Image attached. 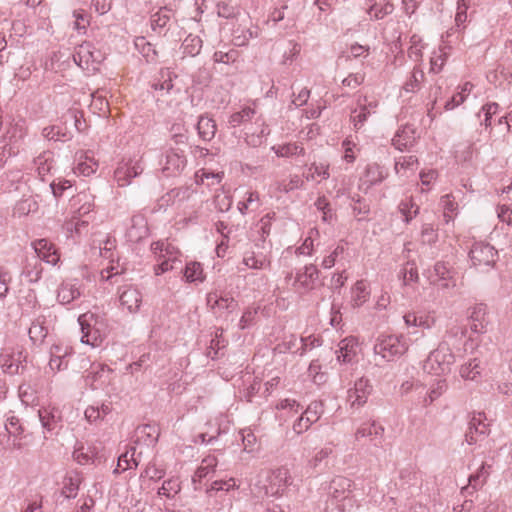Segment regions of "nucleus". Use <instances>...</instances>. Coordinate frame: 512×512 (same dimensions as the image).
<instances>
[{"label":"nucleus","mask_w":512,"mask_h":512,"mask_svg":"<svg viewBox=\"0 0 512 512\" xmlns=\"http://www.w3.org/2000/svg\"><path fill=\"white\" fill-rule=\"evenodd\" d=\"M69 354L70 350L67 347H63L59 344L53 345L50 349V369L52 371H61L66 369L68 366L66 358Z\"/></svg>","instance_id":"nucleus-27"},{"label":"nucleus","mask_w":512,"mask_h":512,"mask_svg":"<svg viewBox=\"0 0 512 512\" xmlns=\"http://www.w3.org/2000/svg\"><path fill=\"white\" fill-rule=\"evenodd\" d=\"M384 434V427L375 421L371 423L362 424L355 432L356 440L364 437H374L375 439H382Z\"/></svg>","instance_id":"nucleus-38"},{"label":"nucleus","mask_w":512,"mask_h":512,"mask_svg":"<svg viewBox=\"0 0 512 512\" xmlns=\"http://www.w3.org/2000/svg\"><path fill=\"white\" fill-rule=\"evenodd\" d=\"M272 150L279 157H292L296 155H304V148L297 143H289L285 145L273 146Z\"/></svg>","instance_id":"nucleus-54"},{"label":"nucleus","mask_w":512,"mask_h":512,"mask_svg":"<svg viewBox=\"0 0 512 512\" xmlns=\"http://www.w3.org/2000/svg\"><path fill=\"white\" fill-rule=\"evenodd\" d=\"M196 128L199 138L203 141H211L217 131L215 120L207 115H201L199 117Z\"/></svg>","instance_id":"nucleus-31"},{"label":"nucleus","mask_w":512,"mask_h":512,"mask_svg":"<svg viewBox=\"0 0 512 512\" xmlns=\"http://www.w3.org/2000/svg\"><path fill=\"white\" fill-rule=\"evenodd\" d=\"M424 80V72L420 67L415 66L410 78L405 82L403 89L406 92H416Z\"/></svg>","instance_id":"nucleus-59"},{"label":"nucleus","mask_w":512,"mask_h":512,"mask_svg":"<svg viewBox=\"0 0 512 512\" xmlns=\"http://www.w3.org/2000/svg\"><path fill=\"white\" fill-rule=\"evenodd\" d=\"M256 125L259 127V132L252 131L246 132V142L253 147L260 146L264 138L269 134L270 130L268 126L265 123V120L262 117H258L255 122Z\"/></svg>","instance_id":"nucleus-36"},{"label":"nucleus","mask_w":512,"mask_h":512,"mask_svg":"<svg viewBox=\"0 0 512 512\" xmlns=\"http://www.w3.org/2000/svg\"><path fill=\"white\" fill-rule=\"evenodd\" d=\"M76 166L74 173L76 175L90 176L98 169V162L88 152H79L76 154Z\"/></svg>","instance_id":"nucleus-23"},{"label":"nucleus","mask_w":512,"mask_h":512,"mask_svg":"<svg viewBox=\"0 0 512 512\" xmlns=\"http://www.w3.org/2000/svg\"><path fill=\"white\" fill-rule=\"evenodd\" d=\"M430 281L433 285L442 290H451L456 287L454 273L442 262H437L434 265L433 273L430 275Z\"/></svg>","instance_id":"nucleus-16"},{"label":"nucleus","mask_w":512,"mask_h":512,"mask_svg":"<svg viewBox=\"0 0 512 512\" xmlns=\"http://www.w3.org/2000/svg\"><path fill=\"white\" fill-rule=\"evenodd\" d=\"M256 114V109L251 106H245L240 111L232 113L228 118V125L231 128L239 127L252 120Z\"/></svg>","instance_id":"nucleus-37"},{"label":"nucleus","mask_w":512,"mask_h":512,"mask_svg":"<svg viewBox=\"0 0 512 512\" xmlns=\"http://www.w3.org/2000/svg\"><path fill=\"white\" fill-rule=\"evenodd\" d=\"M92 318V314H82L78 318L82 332L81 342L91 345L92 347H97L101 344L102 337L97 329L91 327L90 320Z\"/></svg>","instance_id":"nucleus-19"},{"label":"nucleus","mask_w":512,"mask_h":512,"mask_svg":"<svg viewBox=\"0 0 512 512\" xmlns=\"http://www.w3.org/2000/svg\"><path fill=\"white\" fill-rule=\"evenodd\" d=\"M193 194L194 190L191 187L174 188L163 197V200L166 203H180L189 200Z\"/></svg>","instance_id":"nucleus-46"},{"label":"nucleus","mask_w":512,"mask_h":512,"mask_svg":"<svg viewBox=\"0 0 512 512\" xmlns=\"http://www.w3.org/2000/svg\"><path fill=\"white\" fill-rule=\"evenodd\" d=\"M358 108L351 113V121L356 130L363 127L368 117L377 112L378 102L376 100H368L366 97L359 98L357 101Z\"/></svg>","instance_id":"nucleus-14"},{"label":"nucleus","mask_w":512,"mask_h":512,"mask_svg":"<svg viewBox=\"0 0 512 512\" xmlns=\"http://www.w3.org/2000/svg\"><path fill=\"white\" fill-rule=\"evenodd\" d=\"M242 263L249 269L264 270L268 269L271 265L270 259L260 253L246 252L243 256Z\"/></svg>","instance_id":"nucleus-33"},{"label":"nucleus","mask_w":512,"mask_h":512,"mask_svg":"<svg viewBox=\"0 0 512 512\" xmlns=\"http://www.w3.org/2000/svg\"><path fill=\"white\" fill-rule=\"evenodd\" d=\"M414 142L415 131L410 126L399 129L392 139V144L400 151L410 148Z\"/></svg>","instance_id":"nucleus-30"},{"label":"nucleus","mask_w":512,"mask_h":512,"mask_svg":"<svg viewBox=\"0 0 512 512\" xmlns=\"http://www.w3.org/2000/svg\"><path fill=\"white\" fill-rule=\"evenodd\" d=\"M203 41L197 35L189 34L182 43V52L184 55L194 57L198 55L202 49Z\"/></svg>","instance_id":"nucleus-47"},{"label":"nucleus","mask_w":512,"mask_h":512,"mask_svg":"<svg viewBox=\"0 0 512 512\" xmlns=\"http://www.w3.org/2000/svg\"><path fill=\"white\" fill-rule=\"evenodd\" d=\"M408 350V343L402 335H380L374 345V354L384 361H394Z\"/></svg>","instance_id":"nucleus-3"},{"label":"nucleus","mask_w":512,"mask_h":512,"mask_svg":"<svg viewBox=\"0 0 512 512\" xmlns=\"http://www.w3.org/2000/svg\"><path fill=\"white\" fill-rule=\"evenodd\" d=\"M176 78L177 76L170 69L167 68L161 70V80H159V82L154 85L155 89L166 91L167 93L170 92L174 88L173 81Z\"/></svg>","instance_id":"nucleus-61"},{"label":"nucleus","mask_w":512,"mask_h":512,"mask_svg":"<svg viewBox=\"0 0 512 512\" xmlns=\"http://www.w3.org/2000/svg\"><path fill=\"white\" fill-rule=\"evenodd\" d=\"M96 455L97 453L94 448L83 445L77 447L73 452L74 460L81 465L93 463Z\"/></svg>","instance_id":"nucleus-53"},{"label":"nucleus","mask_w":512,"mask_h":512,"mask_svg":"<svg viewBox=\"0 0 512 512\" xmlns=\"http://www.w3.org/2000/svg\"><path fill=\"white\" fill-rule=\"evenodd\" d=\"M473 89V84L465 82L461 87L460 91L457 92L449 101L445 104V110H452L462 104Z\"/></svg>","instance_id":"nucleus-52"},{"label":"nucleus","mask_w":512,"mask_h":512,"mask_svg":"<svg viewBox=\"0 0 512 512\" xmlns=\"http://www.w3.org/2000/svg\"><path fill=\"white\" fill-rule=\"evenodd\" d=\"M329 174V164L328 163H312L308 168L307 173L305 174V178L308 181H321L328 179Z\"/></svg>","instance_id":"nucleus-45"},{"label":"nucleus","mask_w":512,"mask_h":512,"mask_svg":"<svg viewBox=\"0 0 512 512\" xmlns=\"http://www.w3.org/2000/svg\"><path fill=\"white\" fill-rule=\"evenodd\" d=\"M352 487L353 481L350 478L341 475L333 477L328 487V500L338 505L349 498Z\"/></svg>","instance_id":"nucleus-12"},{"label":"nucleus","mask_w":512,"mask_h":512,"mask_svg":"<svg viewBox=\"0 0 512 512\" xmlns=\"http://www.w3.org/2000/svg\"><path fill=\"white\" fill-rule=\"evenodd\" d=\"M372 391V385L367 378H359L354 387L348 390V402L351 407L359 408L367 402Z\"/></svg>","instance_id":"nucleus-17"},{"label":"nucleus","mask_w":512,"mask_h":512,"mask_svg":"<svg viewBox=\"0 0 512 512\" xmlns=\"http://www.w3.org/2000/svg\"><path fill=\"white\" fill-rule=\"evenodd\" d=\"M137 441H143L147 446L154 445L158 439V432L151 425H143L136 430Z\"/></svg>","instance_id":"nucleus-50"},{"label":"nucleus","mask_w":512,"mask_h":512,"mask_svg":"<svg viewBox=\"0 0 512 512\" xmlns=\"http://www.w3.org/2000/svg\"><path fill=\"white\" fill-rule=\"evenodd\" d=\"M266 481L265 494L272 497H279L283 495L287 487L292 484V477L288 468L279 467L269 473Z\"/></svg>","instance_id":"nucleus-7"},{"label":"nucleus","mask_w":512,"mask_h":512,"mask_svg":"<svg viewBox=\"0 0 512 512\" xmlns=\"http://www.w3.org/2000/svg\"><path fill=\"white\" fill-rule=\"evenodd\" d=\"M119 302L122 309L129 313H136L142 303L141 292L132 285H124L118 289Z\"/></svg>","instance_id":"nucleus-15"},{"label":"nucleus","mask_w":512,"mask_h":512,"mask_svg":"<svg viewBox=\"0 0 512 512\" xmlns=\"http://www.w3.org/2000/svg\"><path fill=\"white\" fill-rule=\"evenodd\" d=\"M333 450L331 447H323L315 452V454L308 460V467L312 470L318 469L322 462L325 461Z\"/></svg>","instance_id":"nucleus-64"},{"label":"nucleus","mask_w":512,"mask_h":512,"mask_svg":"<svg viewBox=\"0 0 512 512\" xmlns=\"http://www.w3.org/2000/svg\"><path fill=\"white\" fill-rule=\"evenodd\" d=\"M447 382L445 379H438L431 384L426 396L423 399V406L431 405L435 400L440 398L447 390Z\"/></svg>","instance_id":"nucleus-43"},{"label":"nucleus","mask_w":512,"mask_h":512,"mask_svg":"<svg viewBox=\"0 0 512 512\" xmlns=\"http://www.w3.org/2000/svg\"><path fill=\"white\" fill-rule=\"evenodd\" d=\"M33 248L39 259L48 264L56 265L60 256L55 246L47 239H38L33 242Z\"/></svg>","instance_id":"nucleus-20"},{"label":"nucleus","mask_w":512,"mask_h":512,"mask_svg":"<svg viewBox=\"0 0 512 512\" xmlns=\"http://www.w3.org/2000/svg\"><path fill=\"white\" fill-rule=\"evenodd\" d=\"M131 224L127 229V237L131 242H139L149 234L147 220L142 214H136L131 217Z\"/></svg>","instance_id":"nucleus-21"},{"label":"nucleus","mask_w":512,"mask_h":512,"mask_svg":"<svg viewBox=\"0 0 512 512\" xmlns=\"http://www.w3.org/2000/svg\"><path fill=\"white\" fill-rule=\"evenodd\" d=\"M38 416L42 427L48 432L54 430L60 420L59 413L55 408L40 409Z\"/></svg>","instance_id":"nucleus-39"},{"label":"nucleus","mask_w":512,"mask_h":512,"mask_svg":"<svg viewBox=\"0 0 512 512\" xmlns=\"http://www.w3.org/2000/svg\"><path fill=\"white\" fill-rule=\"evenodd\" d=\"M73 59L82 69H89L91 63L98 61V56L93 45L90 42H84L76 49Z\"/></svg>","instance_id":"nucleus-22"},{"label":"nucleus","mask_w":512,"mask_h":512,"mask_svg":"<svg viewBox=\"0 0 512 512\" xmlns=\"http://www.w3.org/2000/svg\"><path fill=\"white\" fill-rule=\"evenodd\" d=\"M488 468H489V466L482 464L481 467L478 469L477 473L470 475L469 486L463 487L462 493L468 492L469 487H472L473 489H477V487L483 485L489 475Z\"/></svg>","instance_id":"nucleus-56"},{"label":"nucleus","mask_w":512,"mask_h":512,"mask_svg":"<svg viewBox=\"0 0 512 512\" xmlns=\"http://www.w3.org/2000/svg\"><path fill=\"white\" fill-rule=\"evenodd\" d=\"M481 373L480 361L469 360L460 367V376L465 380H475Z\"/></svg>","instance_id":"nucleus-55"},{"label":"nucleus","mask_w":512,"mask_h":512,"mask_svg":"<svg viewBox=\"0 0 512 512\" xmlns=\"http://www.w3.org/2000/svg\"><path fill=\"white\" fill-rule=\"evenodd\" d=\"M383 167L377 163L368 164L360 181V188L369 189L372 185L380 183L386 177Z\"/></svg>","instance_id":"nucleus-24"},{"label":"nucleus","mask_w":512,"mask_h":512,"mask_svg":"<svg viewBox=\"0 0 512 512\" xmlns=\"http://www.w3.org/2000/svg\"><path fill=\"white\" fill-rule=\"evenodd\" d=\"M144 171L142 159L122 160L114 171V180L119 187H126L132 178L139 176Z\"/></svg>","instance_id":"nucleus-8"},{"label":"nucleus","mask_w":512,"mask_h":512,"mask_svg":"<svg viewBox=\"0 0 512 512\" xmlns=\"http://www.w3.org/2000/svg\"><path fill=\"white\" fill-rule=\"evenodd\" d=\"M407 328L419 327L422 329H431L435 325V318L429 313L408 312L403 316Z\"/></svg>","instance_id":"nucleus-28"},{"label":"nucleus","mask_w":512,"mask_h":512,"mask_svg":"<svg viewBox=\"0 0 512 512\" xmlns=\"http://www.w3.org/2000/svg\"><path fill=\"white\" fill-rule=\"evenodd\" d=\"M417 164L415 156H401L395 161V171L399 176H408L407 172H414Z\"/></svg>","instance_id":"nucleus-49"},{"label":"nucleus","mask_w":512,"mask_h":512,"mask_svg":"<svg viewBox=\"0 0 512 512\" xmlns=\"http://www.w3.org/2000/svg\"><path fill=\"white\" fill-rule=\"evenodd\" d=\"M141 452L136 455V447L133 446L128 449L125 453L121 454L118 458L117 468L114 473L124 472L127 469L137 467L139 464V456Z\"/></svg>","instance_id":"nucleus-35"},{"label":"nucleus","mask_w":512,"mask_h":512,"mask_svg":"<svg viewBox=\"0 0 512 512\" xmlns=\"http://www.w3.org/2000/svg\"><path fill=\"white\" fill-rule=\"evenodd\" d=\"M455 362V356L446 342H441L438 347L430 352L424 361L423 369L433 375H443L450 371Z\"/></svg>","instance_id":"nucleus-2"},{"label":"nucleus","mask_w":512,"mask_h":512,"mask_svg":"<svg viewBox=\"0 0 512 512\" xmlns=\"http://www.w3.org/2000/svg\"><path fill=\"white\" fill-rule=\"evenodd\" d=\"M399 276L405 286L415 283L419 279L417 267L412 262H407L402 267Z\"/></svg>","instance_id":"nucleus-62"},{"label":"nucleus","mask_w":512,"mask_h":512,"mask_svg":"<svg viewBox=\"0 0 512 512\" xmlns=\"http://www.w3.org/2000/svg\"><path fill=\"white\" fill-rule=\"evenodd\" d=\"M82 294V285L78 279L64 280L57 290V300L61 304H69Z\"/></svg>","instance_id":"nucleus-18"},{"label":"nucleus","mask_w":512,"mask_h":512,"mask_svg":"<svg viewBox=\"0 0 512 512\" xmlns=\"http://www.w3.org/2000/svg\"><path fill=\"white\" fill-rule=\"evenodd\" d=\"M25 127L21 123H15L8 131L6 135L7 139V145L9 147V155L15 154L14 151H12L13 147L12 145L15 144L18 140L22 139L25 136Z\"/></svg>","instance_id":"nucleus-57"},{"label":"nucleus","mask_w":512,"mask_h":512,"mask_svg":"<svg viewBox=\"0 0 512 512\" xmlns=\"http://www.w3.org/2000/svg\"><path fill=\"white\" fill-rule=\"evenodd\" d=\"M180 490L181 485L178 478H170L164 481L162 486L158 489V495L173 498Z\"/></svg>","instance_id":"nucleus-60"},{"label":"nucleus","mask_w":512,"mask_h":512,"mask_svg":"<svg viewBox=\"0 0 512 512\" xmlns=\"http://www.w3.org/2000/svg\"><path fill=\"white\" fill-rule=\"evenodd\" d=\"M48 334V328L44 325V319L37 318L29 328V337L34 344H41Z\"/></svg>","instance_id":"nucleus-48"},{"label":"nucleus","mask_w":512,"mask_h":512,"mask_svg":"<svg viewBox=\"0 0 512 512\" xmlns=\"http://www.w3.org/2000/svg\"><path fill=\"white\" fill-rule=\"evenodd\" d=\"M184 277L187 282H203L205 279L202 265L199 262H189L184 270Z\"/></svg>","instance_id":"nucleus-51"},{"label":"nucleus","mask_w":512,"mask_h":512,"mask_svg":"<svg viewBox=\"0 0 512 512\" xmlns=\"http://www.w3.org/2000/svg\"><path fill=\"white\" fill-rule=\"evenodd\" d=\"M24 359L21 350L5 348L0 354V367L4 373L15 375L19 373L20 368H23Z\"/></svg>","instance_id":"nucleus-13"},{"label":"nucleus","mask_w":512,"mask_h":512,"mask_svg":"<svg viewBox=\"0 0 512 512\" xmlns=\"http://www.w3.org/2000/svg\"><path fill=\"white\" fill-rule=\"evenodd\" d=\"M74 24L73 28L78 31V33L84 34L90 25V15L87 11L83 9H77L73 11Z\"/></svg>","instance_id":"nucleus-58"},{"label":"nucleus","mask_w":512,"mask_h":512,"mask_svg":"<svg viewBox=\"0 0 512 512\" xmlns=\"http://www.w3.org/2000/svg\"><path fill=\"white\" fill-rule=\"evenodd\" d=\"M151 250L158 262L154 267L156 275L174 270L178 268V264H181L180 251L166 240L153 242Z\"/></svg>","instance_id":"nucleus-1"},{"label":"nucleus","mask_w":512,"mask_h":512,"mask_svg":"<svg viewBox=\"0 0 512 512\" xmlns=\"http://www.w3.org/2000/svg\"><path fill=\"white\" fill-rule=\"evenodd\" d=\"M81 483V476L77 471H69L66 473L63 480V487L61 490L65 498H74L77 495Z\"/></svg>","instance_id":"nucleus-32"},{"label":"nucleus","mask_w":512,"mask_h":512,"mask_svg":"<svg viewBox=\"0 0 512 512\" xmlns=\"http://www.w3.org/2000/svg\"><path fill=\"white\" fill-rule=\"evenodd\" d=\"M358 342L354 337H346L338 344L337 360L341 363H350L357 355Z\"/></svg>","instance_id":"nucleus-26"},{"label":"nucleus","mask_w":512,"mask_h":512,"mask_svg":"<svg viewBox=\"0 0 512 512\" xmlns=\"http://www.w3.org/2000/svg\"><path fill=\"white\" fill-rule=\"evenodd\" d=\"M73 205L80 216L86 215L94 208V195L90 191H81L73 197Z\"/></svg>","instance_id":"nucleus-34"},{"label":"nucleus","mask_w":512,"mask_h":512,"mask_svg":"<svg viewBox=\"0 0 512 512\" xmlns=\"http://www.w3.org/2000/svg\"><path fill=\"white\" fill-rule=\"evenodd\" d=\"M134 45L147 62H155L157 60L158 53L154 45L148 42L145 37H136Z\"/></svg>","instance_id":"nucleus-41"},{"label":"nucleus","mask_w":512,"mask_h":512,"mask_svg":"<svg viewBox=\"0 0 512 512\" xmlns=\"http://www.w3.org/2000/svg\"><path fill=\"white\" fill-rule=\"evenodd\" d=\"M370 298V290L364 280L357 281L352 288V303L355 307H360Z\"/></svg>","instance_id":"nucleus-42"},{"label":"nucleus","mask_w":512,"mask_h":512,"mask_svg":"<svg viewBox=\"0 0 512 512\" xmlns=\"http://www.w3.org/2000/svg\"><path fill=\"white\" fill-rule=\"evenodd\" d=\"M113 377L114 372L109 366L93 363L84 376V381L93 390L106 389L111 385Z\"/></svg>","instance_id":"nucleus-5"},{"label":"nucleus","mask_w":512,"mask_h":512,"mask_svg":"<svg viewBox=\"0 0 512 512\" xmlns=\"http://www.w3.org/2000/svg\"><path fill=\"white\" fill-rule=\"evenodd\" d=\"M217 464L218 461L215 456L209 455L205 457L193 476V482L201 481L203 478L213 473Z\"/></svg>","instance_id":"nucleus-44"},{"label":"nucleus","mask_w":512,"mask_h":512,"mask_svg":"<svg viewBox=\"0 0 512 512\" xmlns=\"http://www.w3.org/2000/svg\"><path fill=\"white\" fill-rule=\"evenodd\" d=\"M34 164L38 175L42 180H44V177L51 172L54 166V158L52 152L45 151L40 154L34 159Z\"/></svg>","instance_id":"nucleus-40"},{"label":"nucleus","mask_w":512,"mask_h":512,"mask_svg":"<svg viewBox=\"0 0 512 512\" xmlns=\"http://www.w3.org/2000/svg\"><path fill=\"white\" fill-rule=\"evenodd\" d=\"M319 278V271L313 264L305 265L303 268L297 270L293 282L294 290L304 295L316 288Z\"/></svg>","instance_id":"nucleus-10"},{"label":"nucleus","mask_w":512,"mask_h":512,"mask_svg":"<svg viewBox=\"0 0 512 512\" xmlns=\"http://www.w3.org/2000/svg\"><path fill=\"white\" fill-rule=\"evenodd\" d=\"M447 60L446 47H439L437 51L433 52L430 59V72L439 73Z\"/></svg>","instance_id":"nucleus-63"},{"label":"nucleus","mask_w":512,"mask_h":512,"mask_svg":"<svg viewBox=\"0 0 512 512\" xmlns=\"http://www.w3.org/2000/svg\"><path fill=\"white\" fill-rule=\"evenodd\" d=\"M112 411L111 402H103L90 405L85 410V418L90 423H98L109 415Z\"/></svg>","instance_id":"nucleus-29"},{"label":"nucleus","mask_w":512,"mask_h":512,"mask_svg":"<svg viewBox=\"0 0 512 512\" xmlns=\"http://www.w3.org/2000/svg\"><path fill=\"white\" fill-rule=\"evenodd\" d=\"M207 304L215 312L229 310L232 311L236 308L237 302L229 294H219L211 292L207 295Z\"/></svg>","instance_id":"nucleus-25"},{"label":"nucleus","mask_w":512,"mask_h":512,"mask_svg":"<svg viewBox=\"0 0 512 512\" xmlns=\"http://www.w3.org/2000/svg\"><path fill=\"white\" fill-rule=\"evenodd\" d=\"M468 323L473 333L484 334L491 326L488 307L484 303H476L468 309Z\"/></svg>","instance_id":"nucleus-9"},{"label":"nucleus","mask_w":512,"mask_h":512,"mask_svg":"<svg viewBox=\"0 0 512 512\" xmlns=\"http://www.w3.org/2000/svg\"><path fill=\"white\" fill-rule=\"evenodd\" d=\"M472 265L479 271H486L493 267L497 258V251L485 242H475L469 253Z\"/></svg>","instance_id":"nucleus-4"},{"label":"nucleus","mask_w":512,"mask_h":512,"mask_svg":"<svg viewBox=\"0 0 512 512\" xmlns=\"http://www.w3.org/2000/svg\"><path fill=\"white\" fill-rule=\"evenodd\" d=\"M490 433V423L483 412L473 413L469 422L468 431L465 434V440L469 445L476 444Z\"/></svg>","instance_id":"nucleus-11"},{"label":"nucleus","mask_w":512,"mask_h":512,"mask_svg":"<svg viewBox=\"0 0 512 512\" xmlns=\"http://www.w3.org/2000/svg\"><path fill=\"white\" fill-rule=\"evenodd\" d=\"M187 165V158L183 149L170 147L161 161V170L166 177L180 175Z\"/></svg>","instance_id":"nucleus-6"}]
</instances>
